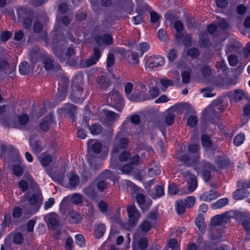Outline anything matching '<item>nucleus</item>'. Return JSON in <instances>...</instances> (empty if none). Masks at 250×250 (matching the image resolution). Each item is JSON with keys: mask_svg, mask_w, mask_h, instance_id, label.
Returning <instances> with one entry per match:
<instances>
[{"mask_svg": "<svg viewBox=\"0 0 250 250\" xmlns=\"http://www.w3.org/2000/svg\"><path fill=\"white\" fill-rule=\"evenodd\" d=\"M188 150L192 156L184 155L180 157L182 161L186 165L194 167V169L199 172L200 170L198 167L197 166V162L199 158V150L200 146L198 144H190L188 147Z\"/></svg>", "mask_w": 250, "mask_h": 250, "instance_id": "nucleus-1", "label": "nucleus"}, {"mask_svg": "<svg viewBox=\"0 0 250 250\" xmlns=\"http://www.w3.org/2000/svg\"><path fill=\"white\" fill-rule=\"evenodd\" d=\"M123 132L120 131L117 135L115 138V143L113 146L112 152L111 153V159L110 161L111 167L113 168L117 169L118 167L116 165L115 162L114 161V158L116 157L120 148H125L128 144V141L127 139L124 138Z\"/></svg>", "mask_w": 250, "mask_h": 250, "instance_id": "nucleus-2", "label": "nucleus"}, {"mask_svg": "<svg viewBox=\"0 0 250 250\" xmlns=\"http://www.w3.org/2000/svg\"><path fill=\"white\" fill-rule=\"evenodd\" d=\"M165 63V59L162 56L159 55L151 56L146 60L145 68L147 71H150L154 68L163 66Z\"/></svg>", "mask_w": 250, "mask_h": 250, "instance_id": "nucleus-3", "label": "nucleus"}, {"mask_svg": "<svg viewBox=\"0 0 250 250\" xmlns=\"http://www.w3.org/2000/svg\"><path fill=\"white\" fill-rule=\"evenodd\" d=\"M67 10V5L66 3H62L59 5L58 6V14L56 18V23L55 26V28L57 30H59V24L61 23V22L63 23L65 26H67L71 21V20L69 18L64 16L62 18V16L61 15L62 14L65 13Z\"/></svg>", "mask_w": 250, "mask_h": 250, "instance_id": "nucleus-4", "label": "nucleus"}, {"mask_svg": "<svg viewBox=\"0 0 250 250\" xmlns=\"http://www.w3.org/2000/svg\"><path fill=\"white\" fill-rule=\"evenodd\" d=\"M228 159L224 155L218 156L215 159L214 164L211 166L209 163H206L205 167L209 168L211 171H218L226 167L228 164Z\"/></svg>", "mask_w": 250, "mask_h": 250, "instance_id": "nucleus-5", "label": "nucleus"}, {"mask_svg": "<svg viewBox=\"0 0 250 250\" xmlns=\"http://www.w3.org/2000/svg\"><path fill=\"white\" fill-rule=\"evenodd\" d=\"M145 85L143 84L142 85H137L135 87V92L133 95H130V93L132 92L133 85L132 83H127L125 87V91L126 94H128L127 97L131 101V100L129 98V97H132L133 98H136L137 97H139L140 95V97H141V95L145 91ZM131 101H132L131 100Z\"/></svg>", "mask_w": 250, "mask_h": 250, "instance_id": "nucleus-6", "label": "nucleus"}, {"mask_svg": "<svg viewBox=\"0 0 250 250\" xmlns=\"http://www.w3.org/2000/svg\"><path fill=\"white\" fill-rule=\"evenodd\" d=\"M233 214L231 211L226 212L222 215H216L214 216L211 221V224L212 226H216L226 223L230 220Z\"/></svg>", "mask_w": 250, "mask_h": 250, "instance_id": "nucleus-7", "label": "nucleus"}, {"mask_svg": "<svg viewBox=\"0 0 250 250\" xmlns=\"http://www.w3.org/2000/svg\"><path fill=\"white\" fill-rule=\"evenodd\" d=\"M69 200L73 204L78 205L82 203L83 197L80 194L74 193L71 196L64 197L60 204V208H64L68 204Z\"/></svg>", "mask_w": 250, "mask_h": 250, "instance_id": "nucleus-8", "label": "nucleus"}, {"mask_svg": "<svg viewBox=\"0 0 250 250\" xmlns=\"http://www.w3.org/2000/svg\"><path fill=\"white\" fill-rule=\"evenodd\" d=\"M183 176L188 181V193H190L194 191L197 187L196 177L188 171L184 172Z\"/></svg>", "mask_w": 250, "mask_h": 250, "instance_id": "nucleus-9", "label": "nucleus"}, {"mask_svg": "<svg viewBox=\"0 0 250 250\" xmlns=\"http://www.w3.org/2000/svg\"><path fill=\"white\" fill-rule=\"evenodd\" d=\"M127 210L129 218V225L131 228H132L136 225L140 217V215L134 206L130 205L128 206Z\"/></svg>", "mask_w": 250, "mask_h": 250, "instance_id": "nucleus-10", "label": "nucleus"}, {"mask_svg": "<svg viewBox=\"0 0 250 250\" xmlns=\"http://www.w3.org/2000/svg\"><path fill=\"white\" fill-rule=\"evenodd\" d=\"M130 164L126 165L119 168L122 173L130 174L133 170V166H137L140 163V157L138 155L132 157L129 160Z\"/></svg>", "mask_w": 250, "mask_h": 250, "instance_id": "nucleus-11", "label": "nucleus"}, {"mask_svg": "<svg viewBox=\"0 0 250 250\" xmlns=\"http://www.w3.org/2000/svg\"><path fill=\"white\" fill-rule=\"evenodd\" d=\"M228 96L231 103H236L243 99L245 97V92L240 89L229 91Z\"/></svg>", "mask_w": 250, "mask_h": 250, "instance_id": "nucleus-12", "label": "nucleus"}, {"mask_svg": "<svg viewBox=\"0 0 250 250\" xmlns=\"http://www.w3.org/2000/svg\"><path fill=\"white\" fill-rule=\"evenodd\" d=\"M103 115L104 116L103 122L105 124L108 125L114 123L117 121L119 118V115L110 110H104Z\"/></svg>", "mask_w": 250, "mask_h": 250, "instance_id": "nucleus-13", "label": "nucleus"}, {"mask_svg": "<svg viewBox=\"0 0 250 250\" xmlns=\"http://www.w3.org/2000/svg\"><path fill=\"white\" fill-rule=\"evenodd\" d=\"M148 240L145 237L139 238L138 233L134 234L132 247L134 246L135 249L136 246H137L138 248L141 250L146 249L148 246Z\"/></svg>", "mask_w": 250, "mask_h": 250, "instance_id": "nucleus-14", "label": "nucleus"}, {"mask_svg": "<svg viewBox=\"0 0 250 250\" xmlns=\"http://www.w3.org/2000/svg\"><path fill=\"white\" fill-rule=\"evenodd\" d=\"M29 202L30 204L32 206L31 210L29 211V215H32L37 212L40 205V197L39 195L36 194H33L31 197H30Z\"/></svg>", "mask_w": 250, "mask_h": 250, "instance_id": "nucleus-15", "label": "nucleus"}, {"mask_svg": "<svg viewBox=\"0 0 250 250\" xmlns=\"http://www.w3.org/2000/svg\"><path fill=\"white\" fill-rule=\"evenodd\" d=\"M44 219L51 228H54L58 225V217L56 213L51 212L44 216Z\"/></svg>", "mask_w": 250, "mask_h": 250, "instance_id": "nucleus-16", "label": "nucleus"}, {"mask_svg": "<svg viewBox=\"0 0 250 250\" xmlns=\"http://www.w3.org/2000/svg\"><path fill=\"white\" fill-rule=\"evenodd\" d=\"M149 92V96H148L147 97H144L143 96V97H140V95L139 97H137L136 98H133L132 97H129V98L131 100H132L133 101H135V102L140 101L141 100H150V99H152L156 98L160 94V92H159L158 89H157L156 87H154L152 89H150Z\"/></svg>", "mask_w": 250, "mask_h": 250, "instance_id": "nucleus-17", "label": "nucleus"}, {"mask_svg": "<svg viewBox=\"0 0 250 250\" xmlns=\"http://www.w3.org/2000/svg\"><path fill=\"white\" fill-rule=\"evenodd\" d=\"M87 147L89 153H98L101 151L102 145L96 140L90 139L87 142Z\"/></svg>", "mask_w": 250, "mask_h": 250, "instance_id": "nucleus-18", "label": "nucleus"}, {"mask_svg": "<svg viewBox=\"0 0 250 250\" xmlns=\"http://www.w3.org/2000/svg\"><path fill=\"white\" fill-rule=\"evenodd\" d=\"M119 186L120 188L127 190L133 191L134 192H138L139 188L136 186L131 182L127 180H122L119 183Z\"/></svg>", "mask_w": 250, "mask_h": 250, "instance_id": "nucleus-19", "label": "nucleus"}, {"mask_svg": "<svg viewBox=\"0 0 250 250\" xmlns=\"http://www.w3.org/2000/svg\"><path fill=\"white\" fill-rule=\"evenodd\" d=\"M219 197V195L213 190H211L203 193L200 196L199 199L205 202H211Z\"/></svg>", "mask_w": 250, "mask_h": 250, "instance_id": "nucleus-20", "label": "nucleus"}, {"mask_svg": "<svg viewBox=\"0 0 250 250\" xmlns=\"http://www.w3.org/2000/svg\"><path fill=\"white\" fill-rule=\"evenodd\" d=\"M69 221L72 224H79L83 219L82 216L76 210L71 209L68 214Z\"/></svg>", "mask_w": 250, "mask_h": 250, "instance_id": "nucleus-21", "label": "nucleus"}, {"mask_svg": "<svg viewBox=\"0 0 250 250\" xmlns=\"http://www.w3.org/2000/svg\"><path fill=\"white\" fill-rule=\"evenodd\" d=\"M136 198L139 207L142 210L147 209L151 204V201L148 200H145V195L142 193H138L136 196Z\"/></svg>", "mask_w": 250, "mask_h": 250, "instance_id": "nucleus-22", "label": "nucleus"}, {"mask_svg": "<svg viewBox=\"0 0 250 250\" xmlns=\"http://www.w3.org/2000/svg\"><path fill=\"white\" fill-rule=\"evenodd\" d=\"M228 23L224 19H221L218 22L217 27L214 23L209 24L208 27V31L210 34H213L217 30V28L222 29L227 28L228 26Z\"/></svg>", "mask_w": 250, "mask_h": 250, "instance_id": "nucleus-23", "label": "nucleus"}, {"mask_svg": "<svg viewBox=\"0 0 250 250\" xmlns=\"http://www.w3.org/2000/svg\"><path fill=\"white\" fill-rule=\"evenodd\" d=\"M95 40L99 46H101L103 44L110 45L112 43V38L108 34L105 35L103 37H96Z\"/></svg>", "mask_w": 250, "mask_h": 250, "instance_id": "nucleus-24", "label": "nucleus"}, {"mask_svg": "<svg viewBox=\"0 0 250 250\" xmlns=\"http://www.w3.org/2000/svg\"><path fill=\"white\" fill-rule=\"evenodd\" d=\"M249 195V192L246 189L242 188L236 190L233 193V198L237 200H242Z\"/></svg>", "mask_w": 250, "mask_h": 250, "instance_id": "nucleus-25", "label": "nucleus"}, {"mask_svg": "<svg viewBox=\"0 0 250 250\" xmlns=\"http://www.w3.org/2000/svg\"><path fill=\"white\" fill-rule=\"evenodd\" d=\"M101 57V52L99 48L95 47L94 49V53L93 56L87 60L86 63L88 66L95 64L99 60Z\"/></svg>", "mask_w": 250, "mask_h": 250, "instance_id": "nucleus-26", "label": "nucleus"}, {"mask_svg": "<svg viewBox=\"0 0 250 250\" xmlns=\"http://www.w3.org/2000/svg\"><path fill=\"white\" fill-rule=\"evenodd\" d=\"M202 144L206 151L214 150L216 147L214 146L211 143L210 138L207 135L202 136Z\"/></svg>", "mask_w": 250, "mask_h": 250, "instance_id": "nucleus-27", "label": "nucleus"}, {"mask_svg": "<svg viewBox=\"0 0 250 250\" xmlns=\"http://www.w3.org/2000/svg\"><path fill=\"white\" fill-rule=\"evenodd\" d=\"M106 230V227L104 224L100 223L97 224L94 227V236L96 238H100L102 237Z\"/></svg>", "mask_w": 250, "mask_h": 250, "instance_id": "nucleus-28", "label": "nucleus"}, {"mask_svg": "<svg viewBox=\"0 0 250 250\" xmlns=\"http://www.w3.org/2000/svg\"><path fill=\"white\" fill-rule=\"evenodd\" d=\"M241 47V43L236 40L233 39L227 46L226 53L228 54L232 52H235Z\"/></svg>", "mask_w": 250, "mask_h": 250, "instance_id": "nucleus-29", "label": "nucleus"}, {"mask_svg": "<svg viewBox=\"0 0 250 250\" xmlns=\"http://www.w3.org/2000/svg\"><path fill=\"white\" fill-rule=\"evenodd\" d=\"M63 86H61L62 83L60 82L59 83V87L58 88L60 100H62L65 97V93L67 87V83H68V80L66 78L63 80Z\"/></svg>", "mask_w": 250, "mask_h": 250, "instance_id": "nucleus-30", "label": "nucleus"}, {"mask_svg": "<svg viewBox=\"0 0 250 250\" xmlns=\"http://www.w3.org/2000/svg\"><path fill=\"white\" fill-rule=\"evenodd\" d=\"M73 90H74V93L71 94L70 96V99L71 101H72L74 102L75 103H79L81 102L80 99L78 98H76L75 96H74V94L75 95H78V96H81L82 95V94L83 93V88L80 86H75L74 85H73L72 86Z\"/></svg>", "mask_w": 250, "mask_h": 250, "instance_id": "nucleus-31", "label": "nucleus"}, {"mask_svg": "<svg viewBox=\"0 0 250 250\" xmlns=\"http://www.w3.org/2000/svg\"><path fill=\"white\" fill-rule=\"evenodd\" d=\"M114 94H112L110 99L112 104V101H113L114 105L115 106L116 104H119V106L122 107L123 106V100L122 96L117 92H114Z\"/></svg>", "mask_w": 250, "mask_h": 250, "instance_id": "nucleus-32", "label": "nucleus"}, {"mask_svg": "<svg viewBox=\"0 0 250 250\" xmlns=\"http://www.w3.org/2000/svg\"><path fill=\"white\" fill-rule=\"evenodd\" d=\"M29 144L31 149L34 153H39L42 150V146L35 138H31L29 140Z\"/></svg>", "mask_w": 250, "mask_h": 250, "instance_id": "nucleus-33", "label": "nucleus"}, {"mask_svg": "<svg viewBox=\"0 0 250 250\" xmlns=\"http://www.w3.org/2000/svg\"><path fill=\"white\" fill-rule=\"evenodd\" d=\"M164 194V188L162 186H158L154 190L149 192V194L153 199L159 198L163 196Z\"/></svg>", "mask_w": 250, "mask_h": 250, "instance_id": "nucleus-34", "label": "nucleus"}, {"mask_svg": "<svg viewBox=\"0 0 250 250\" xmlns=\"http://www.w3.org/2000/svg\"><path fill=\"white\" fill-rule=\"evenodd\" d=\"M101 179H109L112 180L114 182L118 180V177L117 176H113L112 172L107 169H106L103 171L99 176Z\"/></svg>", "mask_w": 250, "mask_h": 250, "instance_id": "nucleus-35", "label": "nucleus"}, {"mask_svg": "<svg viewBox=\"0 0 250 250\" xmlns=\"http://www.w3.org/2000/svg\"><path fill=\"white\" fill-rule=\"evenodd\" d=\"M174 28L177 31L176 39L179 41L182 39L183 36L182 31L184 29L183 25L181 21H177L174 22Z\"/></svg>", "mask_w": 250, "mask_h": 250, "instance_id": "nucleus-36", "label": "nucleus"}, {"mask_svg": "<svg viewBox=\"0 0 250 250\" xmlns=\"http://www.w3.org/2000/svg\"><path fill=\"white\" fill-rule=\"evenodd\" d=\"M153 224L150 221L145 220L139 226V231L143 233H146L152 227Z\"/></svg>", "mask_w": 250, "mask_h": 250, "instance_id": "nucleus-37", "label": "nucleus"}, {"mask_svg": "<svg viewBox=\"0 0 250 250\" xmlns=\"http://www.w3.org/2000/svg\"><path fill=\"white\" fill-rule=\"evenodd\" d=\"M28 117L26 114H22L18 117V124H13L11 125L14 127L21 128V126L26 125L28 122Z\"/></svg>", "mask_w": 250, "mask_h": 250, "instance_id": "nucleus-38", "label": "nucleus"}, {"mask_svg": "<svg viewBox=\"0 0 250 250\" xmlns=\"http://www.w3.org/2000/svg\"><path fill=\"white\" fill-rule=\"evenodd\" d=\"M78 183V176L73 173H70L69 175V184L67 187L70 188H73L77 186Z\"/></svg>", "mask_w": 250, "mask_h": 250, "instance_id": "nucleus-39", "label": "nucleus"}, {"mask_svg": "<svg viewBox=\"0 0 250 250\" xmlns=\"http://www.w3.org/2000/svg\"><path fill=\"white\" fill-rule=\"evenodd\" d=\"M199 44L201 47H209L210 43L208 40V36L206 33L199 34Z\"/></svg>", "mask_w": 250, "mask_h": 250, "instance_id": "nucleus-40", "label": "nucleus"}, {"mask_svg": "<svg viewBox=\"0 0 250 250\" xmlns=\"http://www.w3.org/2000/svg\"><path fill=\"white\" fill-rule=\"evenodd\" d=\"M229 203L228 198H223L218 200L216 202L212 204V208L213 209H218L224 207Z\"/></svg>", "mask_w": 250, "mask_h": 250, "instance_id": "nucleus-41", "label": "nucleus"}, {"mask_svg": "<svg viewBox=\"0 0 250 250\" xmlns=\"http://www.w3.org/2000/svg\"><path fill=\"white\" fill-rule=\"evenodd\" d=\"M39 160L43 166L46 167L52 161V157L50 155L45 154H42L41 156H40Z\"/></svg>", "mask_w": 250, "mask_h": 250, "instance_id": "nucleus-42", "label": "nucleus"}, {"mask_svg": "<svg viewBox=\"0 0 250 250\" xmlns=\"http://www.w3.org/2000/svg\"><path fill=\"white\" fill-rule=\"evenodd\" d=\"M195 223L199 229L203 232L205 228V221L203 217L200 215H198L195 219Z\"/></svg>", "mask_w": 250, "mask_h": 250, "instance_id": "nucleus-43", "label": "nucleus"}, {"mask_svg": "<svg viewBox=\"0 0 250 250\" xmlns=\"http://www.w3.org/2000/svg\"><path fill=\"white\" fill-rule=\"evenodd\" d=\"M245 139V134L242 133H239L234 138V145L236 146H239L244 143Z\"/></svg>", "mask_w": 250, "mask_h": 250, "instance_id": "nucleus-44", "label": "nucleus"}, {"mask_svg": "<svg viewBox=\"0 0 250 250\" xmlns=\"http://www.w3.org/2000/svg\"><path fill=\"white\" fill-rule=\"evenodd\" d=\"M150 48L149 44L146 42H141L137 46L136 49L141 52V56H142L144 53L147 51Z\"/></svg>", "mask_w": 250, "mask_h": 250, "instance_id": "nucleus-45", "label": "nucleus"}, {"mask_svg": "<svg viewBox=\"0 0 250 250\" xmlns=\"http://www.w3.org/2000/svg\"><path fill=\"white\" fill-rule=\"evenodd\" d=\"M213 88L212 87H207L201 90V92L204 97H213L215 95V93H213Z\"/></svg>", "mask_w": 250, "mask_h": 250, "instance_id": "nucleus-46", "label": "nucleus"}, {"mask_svg": "<svg viewBox=\"0 0 250 250\" xmlns=\"http://www.w3.org/2000/svg\"><path fill=\"white\" fill-rule=\"evenodd\" d=\"M161 173L160 167L159 165H155L148 169V175L150 177H153Z\"/></svg>", "mask_w": 250, "mask_h": 250, "instance_id": "nucleus-47", "label": "nucleus"}, {"mask_svg": "<svg viewBox=\"0 0 250 250\" xmlns=\"http://www.w3.org/2000/svg\"><path fill=\"white\" fill-rule=\"evenodd\" d=\"M137 12L139 13L138 15L132 18L135 24H140L144 21L143 17V14L145 13L144 9L137 10Z\"/></svg>", "mask_w": 250, "mask_h": 250, "instance_id": "nucleus-48", "label": "nucleus"}, {"mask_svg": "<svg viewBox=\"0 0 250 250\" xmlns=\"http://www.w3.org/2000/svg\"><path fill=\"white\" fill-rule=\"evenodd\" d=\"M29 65L27 62H23L19 65V72L21 75L27 74L29 70Z\"/></svg>", "mask_w": 250, "mask_h": 250, "instance_id": "nucleus-49", "label": "nucleus"}, {"mask_svg": "<svg viewBox=\"0 0 250 250\" xmlns=\"http://www.w3.org/2000/svg\"><path fill=\"white\" fill-rule=\"evenodd\" d=\"M128 62L131 65H138L139 63V60L137 53H132L128 57Z\"/></svg>", "mask_w": 250, "mask_h": 250, "instance_id": "nucleus-50", "label": "nucleus"}, {"mask_svg": "<svg viewBox=\"0 0 250 250\" xmlns=\"http://www.w3.org/2000/svg\"><path fill=\"white\" fill-rule=\"evenodd\" d=\"M90 133L93 135H98L102 132V128L99 124H94L89 127Z\"/></svg>", "mask_w": 250, "mask_h": 250, "instance_id": "nucleus-51", "label": "nucleus"}, {"mask_svg": "<svg viewBox=\"0 0 250 250\" xmlns=\"http://www.w3.org/2000/svg\"><path fill=\"white\" fill-rule=\"evenodd\" d=\"M52 121L51 115L47 117V121H44L40 124V128L43 131L47 130L49 128V124Z\"/></svg>", "mask_w": 250, "mask_h": 250, "instance_id": "nucleus-52", "label": "nucleus"}, {"mask_svg": "<svg viewBox=\"0 0 250 250\" xmlns=\"http://www.w3.org/2000/svg\"><path fill=\"white\" fill-rule=\"evenodd\" d=\"M205 165L206 163H204L202 165L204 169L202 171V176L204 181L207 182L210 179V172L208 171H207L206 169H209L210 170H211L209 168L206 167Z\"/></svg>", "mask_w": 250, "mask_h": 250, "instance_id": "nucleus-53", "label": "nucleus"}, {"mask_svg": "<svg viewBox=\"0 0 250 250\" xmlns=\"http://www.w3.org/2000/svg\"><path fill=\"white\" fill-rule=\"evenodd\" d=\"M161 88L163 91H165L167 87L172 84V82L166 78H163L160 80Z\"/></svg>", "mask_w": 250, "mask_h": 250, "instance_id": "nucleus-54", "label": "nucleus"}, {"mask_svg": "<svg viewBox=\"0 0 250 250\" xmlns=\"http://www.w3.org/2000/svg\"><path fill=\"white\" fill-rule=\"evenodd\" d=\"M75 240L76 244L81 247L84 246L85 239L83 236L80 234H78L75 235Z\"/></svg>", "mask_w": 250, "mask_h": 250, "instance_id": "nucleus-55", "label": "nucleus"}, {"mask_svg": "<svg viewBox=\"0 0 250 250\" xmlns=\"http://www.w3.org/2000/svg\"><path fill=\"white\" fill-rule=\"evenodd\" d=\"M197 124V119L196 116L193 115L189 116L187 125L190 127H194Z\"/></svg>", "mask_w": 250, "mask_h": 250, "instance_id": "nucleus-56", "label": "nucleus"}, {"mask_svg": "<svg viewBox=\"0 0 250 250\" xmlns=\"http://www.w3.org/2000/svg\"><path fill=\"white\" fill-rule=\"evenodd\" d=\"M176 210L178 214H183L185 211V204L182 201H178L176 202Z\"/></svg>", "mask_w": 250, "mask_h": 250, "instance_id": "nucleus-57", "label": "nucleus"}, {"mask_svg": "<svg viewBox=\"0 0 250 250\" xmlns=\"http://www.w3.org/2000/svg\"><path fill=\"white\" fill-rule=\"evenodd\" d=\"M23 238L21 233H15L13 235V242L16 244H21L23 242Z\"/></svg>", "mask_w": 250, "mask_h": 250, "instance_id": "nucleus-58", "label": "nucleus"}, {"mask_svg": "<svg viewBox=\"0 0 250 250\" xmlns=\"http://www.w3.org/2000/svg\"><path fill=\"white\" fill-rule=\"evenodd\" d=\"M195 203V198L194 196H188L185 200V206L191 208Z\"/></svg>", "mask_w": 250, "mask_h": 250, "instance_id": "nucleus-59", "label": "nucleus"}, {"mask_svg": "<svg viewBox=\"0 0 250 250\" xmlns=\"http://www.w3.org/2000/svg\"><path fill=\"white\" fill-rule=\"evenodd\" d=\"M158 37L161 41L163 42L166 41L167 39V36L166 33V32L163 28L159 29V30L158 31Z\"/></svg>", "mask_w": 250, "mask_h": 250, "instance_id": "nucleus-60", "label": "nucleus"}, {"mask_svg": "<svg viewBox=\"0 0 250 250\" xmlns=\"http://www.w3.org/2000/svg\"><path fill=\"white\" fill-rule=\"evenodd\" d=\"M62 112L72 114H74L76 111V107L75 106L72 104H68L65 106L63 109H62Z\"/></svg>", "mask_w": 250, "mask_h": 250, "instance_id": "nucleus-61", "label": "nucleus"}, {"mask_svg": "<svg viewBox=\"0 0 250 250\" xmlns=\"http://www.w3.org/2000/svg\"><path fill=\"white\" fill-rule=\"evenodd\" d=\"M178 191V188L176 184L172 183L169 185L168 189V192L169 194L174 195L177 193Z\"/></svg>", "mask_w": 250, "mask_h": 250, "instance_id": "nucleus-62", "label": "nucleus"}, {"mask_svg": "<svg viewBox=\"0 0 250 250\" xmlns=\"http://www.w3.org/2000/svg\"><path fill=\"white\" fill-rule=\"evenodd\" d=\"M169 247L171 248L172 250H180L179 245L176 239H170L168 242Z\"/></svg>", "mask_w": 250, "mask_h": 250, "instance_id": "nucleus-63", "label": "nucleus"}, {"mask_svg": "<svg viewBox=\"0 0 250 250\" xmlns=\"http://www.w3.org/2000/svg\"><path fill=\"white\" fill-rule=\"evenodd\" d=\"M13 170L14 174L17 176H21L23 173V168L19 165L14 166Z\"/></svg>", "mask_w": 250, "mask_h": 250, "instance_id": "nucleus-64", "label": "nucleus"}]
</instances>
